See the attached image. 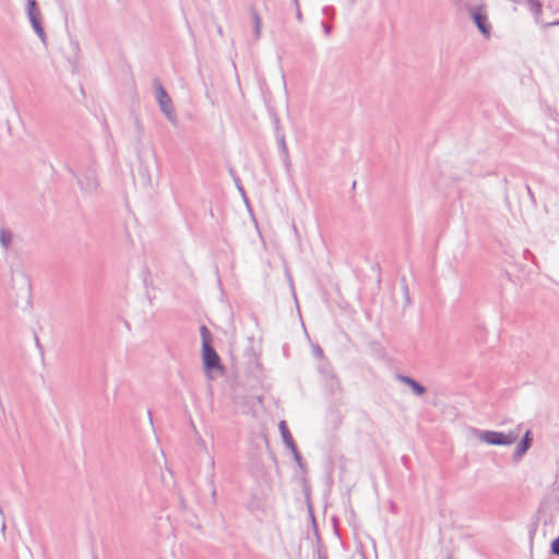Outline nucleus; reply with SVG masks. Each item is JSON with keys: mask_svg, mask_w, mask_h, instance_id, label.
Segmentation results:
<instances>
[{"mask_svg": "<svg viewBox=\"0 0 559 559\" xmlns=\"http://www.w3.org/2000/svg\"><path fill=\"white\" fill-rule=\"evenodd\" d=\"M218 34L222 35L223 34V31H222V27H218Z\"/></svg>", "mask_w": 559, "mask_h": 559, "instance_id": "nucleus-27", "label": "nucleus"}, {"mask_svg": "<svg viewBox=\"0 0 559 559\" xmlns=\"http://www.w3.org/2000/svg\"><path fill=\"white\" fill-rule=\"evenodd\" d=\"M395 380L396 381H400L404 384H419L416 380H414L413 378H409L407 376H403V374H400V373H396L395 374Z\"/></svg>", "mask_w": 559, "mask_h": 559, "instance_id": "nucleus-15", "label": "nucleus"}, {"mask_svg": "<svg viewBox=\"0 0 559 559\" xmlns=\"http://www.w3.org/2000/svg\"><path fill=\"white\" fill-rule=\"evenodd\" d=\"M532 438H531V431L527 430L524 436V440L521 445L516 449V454L522 455L527 451V449L531 447Z\"/></svg>", "mask_w": 559, "mask_h": 559, "instance_id": "nucleus-13", "label": "nucleus"}, {"mask_svg": "<svg viewBox=\"0 0 559 559\" xmlns=\"http://www.w3.org/2000/svg\"><path fill=\"white\" fill-rule=\"evenodd\" d=\"M528 10L532 12L537 24L542 23L543 4L539 0H524Z\"/></svg>", "mask_w": 559, "mask_h": 559, "instance_id": "nucleus-9", "label": "nucleus"}, {"mask_svg": "<svg viewBox=\"0 0 559 559\" xmlns=\"http://www.w3.org/2000/svg\"><path fill=\"white\" fill-rule=\"evenodd\" d=\"M277 141H278L281 153H282L283 164L285 166V169L287 171H289L290 168H292V160H290V157H289L288 147L286 145L285 135L284 134H278L277 135Z\"/></svg>", "mask_w": 559, "mask_h": 559, "instance_id": "nucleus-8", "label": "nucleus"}, {"mask_svg": "<svg viewBox=\"0 0 559 559\" xmlns=\"http://www.w3.org/2000/svg\"><path fill=\"white\" fill-rule=\"evenodd\" d=\"M322 26H323L324 34L330 35L331 31H332V26L329 24H322Z\"/></svg>", "mask_w": 559, "mask_h": 559, "instance_id": "nucleus-22", "label": "nucleus"}, {"mask_svg": "<svg viewBox=\"0 0 559 559\" xmlns=\"http://www.w3.org/2000/svg\"><path fill=\"white\" fill-rule=\"evenodd\" d=\"M234 179H235V182H236V186H237L238 190L241 192V194H245V190H243V188L240 185L239 178L235 177Z\"/></svg>", "mask_w": 559, "mask_h": 559, "instance_id": "nucleus-23", "label": "nucleus"}, {"mask_svg": "<svg viewBox=\"0 0 559 559\" xmlns=\"http://www.w3.org/2000/svg\"><path fill=\"white\" fill-rule=\"evenodd\" d=\"M154 87H155V96H156L157 103L160 107V110L166 116V118L168 119L169 122H171L173 124H176L177 116L175 112V108H174L171 98L169 97L168 93L166 92V90L163 87V85L160 84V82L158 80L154 81Z\"/></svg>", "mask_w": 559, "mask_h": 559, "instance_id": "nucleus-2", "label": "nucleus"}, {"mask_svg": "<svg viewBox=\"0 0 559 559\" xmlns=\"http://www.w3.org/2000/svg\"><path fill=\"white\" fill-rule=\"evenodd\" d=\"M26 12L35 33L41 40H45L46 34L40 23V11L37 7L36 0H27Z\"/></svg>", "mask_w": 559, "mask_h": 559, "instance_id": "nucleus-6", "label": "nucleus"}, {"mask_svg": "<svg viewBox=\"0 0 559 559\" xmlns=\"http://www.w3.org/2000/svg\"><path fill=\"white\" fill-rule=\"evenodd\" d=\"M135 123L138 128H141L140 121L138 119H135Z\"/></svg>", "mask_w": 559, "mask_h": 559, "instance_id": "nucleus-26", "label": "nucleus"}, {"mask_svg": "<svg viewBox=\"0 0 559 559\" xmlns=\"http://www.w3.org/2000/svg\"><path fill=\"white\" fill-rule=\"evenodd\" d=\"M469 16L478 31L486 37L490 36L491 24L488 20V13L485 5H474L468 9Z\"/></svg>", "mask_w": 559, "mask_h": 559, "instance_id": "nucleus-3", "label": "nucleus"}, {"mask_svg": "<svg viewBox=\"0 0 559 559\" xmlns=\"http://www.w3.org/2000/svg\"><path fill=\"white\" fill-rule=\"evenodd\" d=\"M278 427H280V430H281V432H282V436H283L284 440H285V441L290 440V439H292V436H290L289 430H288V428H287V426H286V423H285L284 420H282V421L280 423Z\"/></svg>", "mask_w": 559, "mask_h": 559, "instance_id": "nucleus-16", "label": "nucleus"}, {"mask_svg": "<svg viewBox=\"0 0 559 559\" xmlns=\"http://www.w3.org/2000/svg\"><path fill=\"white\" fill-rule=\"evenodd\" d=\"M404 293L406 295V301L409 302V297H408V287L407 286H404Z\"/></svg>", "mask_w": 559, "mask_h": 559, "instance_id": "nucleus-24", "label": "nucleus"}, {"mask_svg": "<svg viewBox=\"0 0 559 559\" xmlns=\"http://www.w3.org/2000/svg\"><path fill=\"white\" fill-rule=\"evenodd\" d=\"M200 333H201V337H202V344H204L205 341L210 342V336H211L210 331L205 325H201Z\"/></svg>", "mask_w": 559, "mask_h": 559, "instance_id": "nucleus-17", "label": "nucleus"}, {"mask_svg": "<svg viewBox=\"0 0 559 559\" xmlns=\"http://www.w3.org/2000/svg\"><path fill=\"white\" fill-rule=\"evenodd\" d=\"M551 551L555 554V555H558L559 556V537L556 538L555 540H552L551 543Z\"/></svg>", "mask_w": 559, "mask_h": 559, "instance_id": "nucleus-18", "label": "nucleus"}, {"mask_svg": "<svg viewBox=\"0 0 559 559\" xmlns=\"http://www.w3.org/2000/svg\"><path fill=\"white\" fill-rule=\"evenodd\" d=\"M353 2H355L356 0H352Z\"/></svg>", "mask_w": 559, "mask_h": 559, "instance_id": "nucleus-28", "label": "nucleus"}, {"mask_svg": "<svg viewBox=\"0 0 559 559\" xmlns=\"http://www.w3.org/2000/svg\"><path fill=\"white\" fill-rule=\"evenodd\" d=\"M540 24L543 27L559 26V21L549 22V23H540Z\"/></svg>", "mask_w": 559, "mask_h": 559, "instance_id": "nucleus-21", "label": "nucleus"}, {"mask_svg": "<svg viewBox=\"0 0 559 559\" xmlns=\"http://www.w3.org/2000/svg\"><path fill=\"white\" fill-rule=\"evenodd\" d=\"M318 369H319V372L322 374L321 381L332 382V381L336 380V376L333 372V369L328 361L321 362L319 365Z\"/></svg>", "mask_w": 559, "mask_h": 559, "instance_id": "nucleus-10", "label": "nucleus"}, {"mask_svg": "<svg viewBox=\"0 0 559 559\" xmlns=\"http://www.w3.org/2000/svg\"><path fill=\"white\" fill-rule=\"evenodd\" d=\"M297 19H298V20H301V13H300V11H298V12H297Z\"/></svg>", "mask_w": 559, "mask_h": 559, "instance_id": "nucleus-25", "label": "nucleus"}, {"mask_svg": "<svg viewBox=\"0 0 559 559\" xmlns=\"http://www.w3.org/2000/svg\"><path fill=\"white\" fill-rule=\"evenodd\" d=\"M236 372L252 381H260L264 377L263 367L254 353H249L242 361L237 362Z\"/></svg>", "mask_w": 559, "mask_h": 559, "instance_id": "nucleus-1", "label": "nucleus"}, {"mask_svg": "<svg viewBox=\"0 0 559 559\" xmlns=\"http://www.w3.org/2000/svg\"><path fill=\"white\" fill-rule=\"evenodd\" d=\"M519 433V428L507 435L503 432L487 431L481 435L480 440L489 444L508 445L513 443L518 439Z\"/></svg>", "mask_w": 559, "mask_h": 559, "instance_id": "nucleus-5", "label": "nucleus"}, {"mask_svg": "<svg viewBox=\"0 0 559 559\" xmlns=\"http://www.w3.org/2000/svg\"><path fill=\"white\" fill-rule=\"evenodd\" d=\"M13 242V234L5 227L0 228V246L3 250H9Z\"/></svg>", "mask_w": 559, "mask_h": 559, "instance_id": "nucleus-11", "label": "nucleus"}, {"mask_svg": "<svg viewBox=\"0 0 559 559\" xmlns=\"http://www.w3.org/2000/svg\"><path fill=\"white\" fill-rule=\"evenodd\" d=\"M415 394L420 395L425 392L424 386H413Z\"/></svg>", "mask_w": 559, "mask_h": 559, "instance_id": "nucleus-20", "label": "nucleus"}, {"mask_svg": "<svg viewBox=\"0 0 559 559\" xmlns=\"http://www.w3.org/2000/svg\"><path fill=\"white\" fill-rule=\"evenodd\" d=\"M323 14L332 17L334 14V8L333 7H324Z\"/></svg>", "mask_w": 559, "mask_h": 559, "instance_id": "nucleus-19", "label": "nucleus"}, {"mask_svg": "<svg viewBox=\"0 0 559 559\" xmlns=\"http://www.w3.org/2000/svg\"><path fill=\"white\" fill-rule=\"evenodd\" d=\"M311 350H312L313 356L320 360V364L325 362L323 349L321 348V346L319 344H312Z\"/></svg>", "mask_w": 559, "mask_h": 559, "instance_id": "nucleus-14", "label": "nucleus"}, {"mask_svg": "<svg viewBox=\"0 0 559 559\" xmlns=\"http://www.w3.org/2000/svg\"><path fill=\"white\" fill-rule=\"evenodd\" d=\"M202 357L204 368L207 371H216L222 373L223 366L221 364V358L210 342L205 341L204 344H202Z\"/></svg>", "mask_w": 559, "mask_h": 559, "instance_id": "nucleus-4", "label": "nucleus"}, {"mask_svg": "<svg viewBox=\"0 0 559 559\" xmlns=\"http://www.w3.org/2000/svg\"><path fill=\"white\" fill-rule=\"evenodd\" d=\"M250 13H251V17L253 21L254 37H255V39H259L261 37L262 21H261V17H260L258 11L254 8H252L250 10Z\"/></svg>", "mask_w": 559, "mask_h": 559, "instance_id": "nucleus-12", "label": "nucleus"}, {"mask_svg": "<svg viewBox=\"0 0 559 559\" xmlns=\"http://www.w3.org/2000/svg\"><path fill=\"white\" fill-rule=\"evenodd\" d=\"M78 183L82 190L93 192L98 187V180L94 174H86L83 178L78 179Z\"/></svg>", "mask_w": 559, "mask_h": 559, "instance_id": "nucleus-7", "label": "nucleus"}]
</instances>
